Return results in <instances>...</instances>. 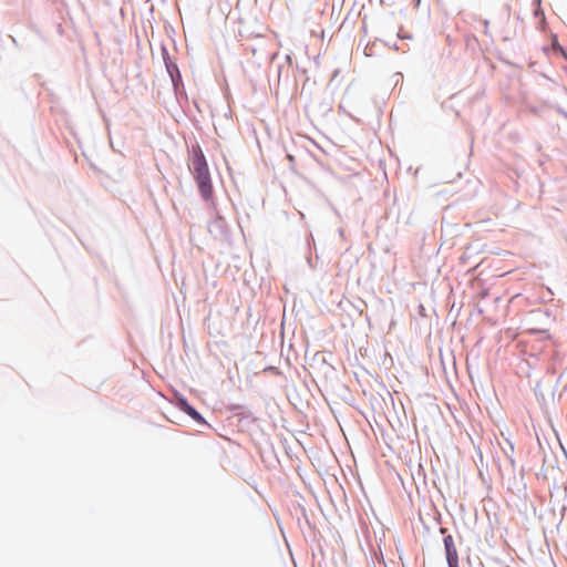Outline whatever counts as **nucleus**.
Returning <instances> with one entry per match:
<instances>
[{"label": "nucleus", "mask_w": 567, "mask_h": 567, "mask_svg": "<svg viewBox=\"0 0 567 567\" xmlns=\"http://www.w3.org/2000/svg\"><path fill=\"white\" fill-rule=\"evenodd\" d=\"M559 51L561 52V54L564 55V58L567 60V54L564 52L563 48H559Z\"/></svg>", "instance_id": "obj_4"}, {"label": "nucleus", "mask_w": 567, "mask_h": 567, "mask_svg": "<svg viewBox=\"0 0 567 567\" xmlns=\"http://www.w3.org/2000/svg\"><path fill=\"white\" fill-rule=\"evenodd\" d=\"M193 154L192 167L194 177L198 184L203 198L205 200H210L213 197V186L206 158L199 146L193 147Z\"/></svg>", "instance_id": "obj_1"}, {"label": "nucleus", "mask_w": 567, "mask_h": 567, "mask_svg": "<svg viewBox=\"0 0 567 567\" xmlns=\"http://www.w3.org/2000/svg\"><path fill=\"white\" fill-rule=\"evenodd\" d=\"M189 415H192L195 420H198L200 419V415L194 410V409H189Z\"/></svg>", "instance_id": "obj_3"}, {"label": "nucleus", "mask_w": 567, "mask_h": 567, "mask_svg": "<svg viewBox=\"0 0 567 567\" xmlns=\"http://www.w3.org/2000/svg\"><path fill=\"white\" fill-rule=\"evenodd\" d=\"M444 547L449 567H458V555L452 535L444 537Z\"/></svg>", "instance_id": "obj_2"}]
</instances>
